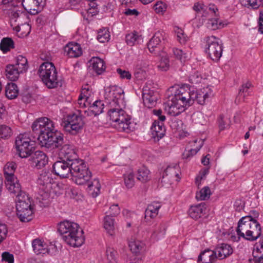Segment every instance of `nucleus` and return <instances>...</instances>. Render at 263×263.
Masks as SVG:
<instances>
[{
    "label": "nucleus",
    "mask_w": 263,
    "mask_h": 263,
    "mask_svg": "<svg viewBox=\"0 0 263 263\" xmlns=\"http://www.w3.org/2000/svg\"><path fill=\"white\" fill-rule=\"evenodd\" d=\"M120 212V210L118 204H113L110 208L108 212H106L107 215L110 217L116 216L118 215Z\"/></svg>",
    "instance_id": "nucleus-59"
},
{
    "label": "nucleus",
    "mask_w": 263,
    "mask_h": 263,
    "mask_svg": "<svg viewBox=\"0 0 263 263\" xmlns=\"http://www.w3.org/2000/svg\"><path fill=\"white\" fill-rule=\"evenodd\" d=\"M126 42L130 46H133L136 43H139L142 40L141 35L136 33H131L126 35Z\"/></svg>",
    "instance_id": "nucleus-47"
},
{
    "label": "nucleus",
    "mask_w": 263,
    "mask_h": 263,
    "mask_svg": "<svg viewBox=\"0 0 263 263\" xmlns=\"http://www.w3.org/2000/svg\"><path fill=\"white\" fill-rule=\"evenodd\" d=\"M175 32L177 35V40L181 44H185L188 40V37L184 34L183 31L180 29L177 28L175 30Z\"/></svg>",
    "instance_id": "nucleus-55"
},
{
    "label": "nucleus",
    "mask_w": 263,
    "mask_h": 263,
    "mask_svg": "<svg viewBox=\"0 0 263 263\" xmlns=\"http://www.w3.org/2000/svg\"><path fill=\"white\" fill-rule=\"evenodd\" d=\"M93 70L98 74H101L105 70L104 61L98 57H93L90 60Z\"/></svg>",
    "instance_id": "nucleus-30"
},
{
    "label": "nucleus",
    "mask_w": 263,
    "mask_h": 263,
    "mask_svg": "<svg viewBox=\"0 0 263 263\" xmlns=\"http://www.w3.org/2000/svg\"><path fill=\"white\" fill-rule=\"evenodd\" d=\"M206 205L202 202L200 204L192 205L188 211L189 216L193 219H197L205 214Z\"/></svg>",
    "instance_id": "nucleus-23"
},
{
    "label": "nucleus",
    "mask_w": 263,
    "mask_h": 263,
    "mask_svg": "<svg viewBox=\"0 0 263 263\" xmlns=\"http://www.w3.org/2000/svg\"><path fill=\"white\" fill-rule=\"evenodd\" d=\"M214 251L217 258L219 259H222L228 257L233 252L232 247L226 243H222L220 246L217 247Z\"/></svg>",
    "instance_id": "nucleus-27"
},
{
    "label": "nucleus",
    "mask_w": 263,
    "mask_h": 263,
    "mask_svg": "<svg viewBox=\"0 0 263 263\" xmlns=\"http://www.w3.org/2000/svg\"><path fill=\"white\" fill-rule=\"evenodd\" d=\"M58 231L62 239L69 246L79 247L84 242V232L78 224L65 220L58 224Z\"/></svg>",
    "instance_id": "nucleus-3"
},
{
    "label": "nucleus",
    "mask_w": 263,
    "mask_h": 263,
    "mask_svg": "<svg viewBox=\"0 0 263 263\" xmlns=\"http://www.w3.org/2000/svg\"><path fill=\"white\" fill-rule=\"evenodd\" d=\"M205 52L209 58L214 62H218L222 56L223 46L221 41L215 36L205 37Z\"/></svg>",
    "instance_id": "nucleus-9"
},
{
    "label": "nucleus",
    "mask_w": 263,
    "mask_h": 263,
    "mask_svg": "<svg viewBox=\"0 0 263 263\" xmlns=\"http://www.w3.org/2000/svg\"><path fill=\"white\" fill-rule=\"evenodd\" d=\"M11 135V128L5 125H0V139H7Z\"/></svg>",
    "instance_id": "nucleus-53"
},
{
    "label": "nucleus",
    "mask_w": 263,
    "mask_h": 263,
    "mask_svg": "<svg viewBox=\"0 0 263 263\" xmlns=\"http://www.w3.org/2000/svg\"><path fill=\"white\" fill-rule=\"evenodd\" d=\"M128 246L131 251L135 254L142 253L146 250L145 243L139 240L129 241Z\"/></svg>",
    "instance_id": "nucleus-33"
},
{
    "label": "nucleus",
    "mask_w": 263,
    "mask_h": 263,
    "mask_svg": "<svg viewBox=\"0 0 263 263\" xmlns=\"http://www.w3.org/2000/svg\"><path fill=\"white\" fill-rule=\"evenodd\" d=\"M13 29L16 32H20V35L24 36L28 35L31 31V26L27 23H17L13 26Z\"/></svg>",
    "instance_id": "nucleus-39"
},
{
    "label": "nucleus",
    "mask_w": 263,
    "mask_h": 263,
    "mask_svg": "<svg viewBox=\"0 0 263 263\" xmlns=\"http://www.w3.org/2000/svg\"><path fill=\"white\" fill-rule=\"evenodd\" d=\"M165 33L157 31L147 43V48L151 53L159 54L161 48L164 44Z\"/></svg>",
    "instance_id": "nucleus-12"
},
{
    "label": "nucleus",
    "mask_w": 263,
    "mask_h": 263,
    "mask_svg": "<svg viewBox=\"0 0 263 263\" xmlns=\"http://www.w3.org/2000/svg\"><path fill=\"white\" fill-rule=\"evenodd\" d=\"M173 51L176 57L181 60V62L184 61L187 57L186 53H183L182 50L176 48L174 49Z\"/></svg>",
    "instance_id": "nucleus-64"
},
{
    "label": "nucleus",
    "mask_w": 263,
    "mask_h": 263,
    "mask_svg": "<svg viewBox=\"0 0 263 263\" xmlns=\"http://www.w3.org/2000/svg\"><path fill=\"white\" fill-rule=\"evenodd\" d=\"M14 48V42L11 38L6 37L2 39L0 44V49L4 53H6Z\"/></svg>",
    "instance_id": "nucleus-45"
},
{
    "label": "nucleus",
    "mask_w": 263,
    "mask_h": 263,
    "mask_svg": "<svg viewBox=\"0 0 263 263\" xmlns=\"http://www.w3.org/2000/svg\"><path fill=\"white\" fill-rule=\"evenodd\" d=\"M211 194L209 186H204L199 192H197L196 198L198 200H205L209 199Z\"/></svg>",
    "instance_id": "nucleus-48"
},
{
    "label": "nucleus",
    "mask_w": 263,
    "mask_h": 263,
    "mask_svg": "<svg viewBox=\"0 0 263 263\" xmlns=\"http://www.w3.org/2000/svg\"><path fill=\"white\" fill-rule=\"evenodd\" d=\"M24 17V14L21 10L18 9L12 10L10 15L11 25L13 27L17 24V22H22L21 20Z\"/></svg>",
    "instance_id": "nucleus-42"
},
{
    "label": "nucleus",
    "mask_w": 263,
    "mask_h": 263,
    "mask_svg": "<svg viewBox=\"0 0 263 263\" xmlns=\"http://www.w3.org/2000/svg\"><path fill=\"white\" fill-rule=\"evenodd\" d=\"M32 129L37 135L36 138L39 142L57 129L53 122L46 117L39 118L34 122L32 125Z\"/></svg>",
    "instance_id": "nucleus-8"
},
{
    "label": "nucleus",
    "mask_w": 263,
    "mask_h": 263,
    "mask_svg": "<svg viewBox=\"0 0 263 263\" xmlns=\"http://www.w3.org/2000/svg\"><path fill=\"white\" fill-rule=\"evenodd\" d=\"M2 261L8 263H14V257L13 254L9 252H5L2 255Z\"/></svg>",
    "instance_id": "nucleus-62"
},
{
    "label": "nucleus",
    "mask_w": 263,
    "mask_h": 263,
    "mask_svg": "<svg viewBox=\"0 0 263 263\" xmlns=\"http://www.w3.org/2000/svg\"><path fill=\"white\" fill-rule=\"evenodd\" d=\"M53 179L51 174L49 172H42L39 176L36 183L39 189L44 192L46 196H48L49 193L52 188Z\"/></svg>",
    "instance_id": "nucleus-14"
},
{
    "label": "nucleus",
    "mask_w": 263,
    "mask_h": 263,
    "mask_svg": "<svg viewBox=\"0 0 263 263\" xmlns=\"http://www.w3.org/2000/svg\"><path fill=\"white\" fill-rule=\"evenodd\" d=\"M178 168L177 164L168 166L162 175L161 182L166 185L171 184L173 179L178 176Z\"/></svg>",
    "instance_id": "nucleus-20"
},
{
    "label": "nucleus",
    "mask_w": 263,
    "mask_h": 263,
    "mask_svg": "<svg viewBox=\"0 0 263 263\" xmlns=\"http://www.w3.org/2000/svg\"><path fill=\"white\" fill-rule=\"evenodd\" d=\"M64 53L69 58H77L82 54L80 45L77 43H69L64 47Z\"/></svg>",
    "instance_id": "nucleus-24"
},
{
    "label": "nucleus",
    "mask_w": 263,
    "mask_h": 263,
    "mask_svg": "<svg viewBox=\"0 0 263 263\" xmlns=\"http://www.w3.org/2000/svg\"><path fill=\"white\" fill-rule=\"evenodd\" d=\"M104 104L101 100H97L90 105L87 110L84 111V114L87 116H95L100 115L103 112Z\"/></svg>",
    "instance_id": "nucleus-28"
},
{
    "label": "nucleus",
    "mask_w": 263,
    "mask_h": 263,
    "mask_svg": "<svg viewBox=\"0 0 263 263\" xmlns=\"http://www.w3.org/2000/svg\"><path fill=\"white\" fill-rule=\"evenodd\" d=\"M46 245L45 242L39 239H35L32 241L33 251L37 255H43L47 253Z\"/></svg>",
    "instance_id": "nucleus-32"
},
{
    "label": "nucleus",
    "mask_w": 263,
    "mask_h": 263,
    "mask_svg": "<svg viewBox=\"0 0 263 263\" xmlns=\"http://www.w3.org/2000/svg\"><path fill=\"white\" fill-rule=\"evenodd\" d=\"M144 105L148 108L154 106L158 99V94L153 90H144L142 94Z\"/></svg>",
    "instance_id": "nucleus-21"
},
{
    "label": "nucleus",
    "mask_w": 263,
    "mask_h": 263,
    "mask_svg": "<svg viewBox=\"0 0 263 263\" xmlns=\"http://www.w3.org/2000/svg\"><path fill=\"white\" fill-rule=\"evenodd\" d=\"M240 3L242 6L247 8L256 9L261 7L263 9V0H240ZM258 31L263 33V10L260 11Z\"/></svg>",
    "instance_id": "nucleus-17"
},
{
    "label": "nucleus",
    "mask_w": 263,
    "mask_h": 263,
    "mask_svg": "<svg viewBox=\"0 0 263 263\" xmlns=\"http://www.w3.org/2000/svg\"><path fill=\"white\" fill-rule=\"evenodd\" d=\"M16 209L17 215L22 222H27L31 220L33 213L30 198L25 193L16 195Z\"/></svg>",
    "instance_id": "nucleus-7"
},
{
    "label": "nucleus",
    "mask_w": 263,
    "mask_h": 263,
    "mask_svg": "<svg viewBox=\"0 0 263 263\" xmlns=\"http://www.w3.org/2000/svg\"><path fill=\"white\" fill-rule=\"evenodd\" d=\"M201 80V75L198 71L195 72L189 77V81L192 84H198Z\"/></svg>",
    "instance_id": "nucleus-58"
},
{
    "label": "nucleus",
    "mask_w": 263,
    "mask_h": 263,
    "mask_svg": "<svg viewBox=\"0 0 263 263\" xmlns=\"http://www.w3.org/2000/svg\"><path fill=\"white\" fill-rule=\"evenodd\" d=\"M154 9L156 13H161L165 11L166 6L165 4L162 2H158L156 3L154 6Z\"/></svg>",
    "instance_id": "nucleus-60"
},
{
    "label": "nucleus",
    "mask_w": 263,
    "mask_h": 263,
    "mask_svg": "<svg viewBox=\"0 0 263 263\" xmlns=\"http://www.w3.org/2000/svg\"><path fill=\"white\" fill-rule=\"evenodd\" d=\"M8 233L7 226L0 223V243L6 238Z\"/></svg>",
    "instance_id": "nucleus-61"
},
{
    "label": "nucleus",
    "mask_w": 263,
    "mask_h": 263,
    "mask_svg": "<svg viewBox=\"0 0 263 263\" xmlns=\"http://www.w3.org/2000/svg\"><path fill=\"white\" fill-rule=\"evenodd\" d=\"M210 94L204 90L190 91L189 89L186 90L184 87H180L165 103V111L171 116H178L185 110V107L191 106L195 102L200 105L204 104Z\"/></svg>",
    "instance_id": "nucleus-2"
},
{
    "label": "nucleus",
    "mask_w": 263,
    "mask_h": 263,
    "mask_svg": "<svg viewBox=\"0 0 263 263\" xmlns=\"http://www.w3.org/2000/svg\"><path fill=\"white\" fill-rule=\"evenodd\" d=\"M16 164L14 162H7L4 167V172L6 180L7 179H13L15 178L14 173L16 168Z\"/></svg>",
    "instance_id": "nucleus-37"
},
{
    "label": "nucleus",
    "mask_w": 263,
    "mask_h": 263,
    "mask_svg": "<svg viewBox=\"0 0 263 263\" xmlns=\"http://www.w3.org/2000/svg\"><path fill=\"white\" fill-rule=\"evenodd\" d=\"M110 39L109 32L107 29H100L98 33L97 39L101 43H105Z\"/></svg>",
    "instance_id": "nucleus-50"
},
{
    "label": "nucleus",
    "mask_w": 263,
    "mask_h": 263,
    "mask_svg": "<svg viewBox=\"0 0 263 263\" xmlns=\"http://www.w3.org/2000/svg\"><path fill=\"white\" fill-rule=\"evenodd\" d=\"M251 86L252 84L249 82H247L246 83L242 84L239 89V95L242 96V98H245L246 96V93H247V95L249 94V91L248 90Z\"/></svg>",
    "instance_id": "nucleus-57"
},
{
    "label": "nucleus",
    "mask_w": 263,
    "mask_h": 263,
    "mask_svg": "<svg viewBox=\"0 0 263 263\" xmlns=\"http://www.w3.org/2000/svg\"><path fill=\"white\" fill-rule=\"evenodd\" d=\"M13 65L19 69L20 72L22 73L25 72L28 68L27 59L22 55H19L16 57V64Z\"/></svg>",
    "instance_id": "nucleus-40"
},
{
    "label": "nucleus",
    "mask_w": 263,
    "mask_h": 263,
    "mask_svg": "<svg viewBox=\"0 0 263 263\" xmlns=\"http://www.w3.org/2000/svg\"><path fill=\"white\" fill-rule=\"evenodd\" d=\"M84 122L79 114H72L67 117L63 125L65 130L72 135H75L82 128Z\"/></svg>",
    "instance_id": "nucleus-11"
},
{
    "label": "nucleus",
    "mask_w": 263,
    "mask_h": 263,
    "mask_svg": "<svg viewBox=\"0 0 263 263\" xmlns=\"http://www.w3.org/2000/svg\"><path fill=\"white\" fill-rule=\"evenodd\" d=\"M58 149L59 151V156L64 160L72 161L73 160L78 158V155L76 153L73 146L71 145L64 143Z\"/></svg>",
    "instance_id": "nucleus-19"
},
{
    "label": "nucleus",
    "mask_w": 263,
    "mask_h": 263,
    "mask_svg": "<svg viewBox=\"0 0 263 263\" xmlns=\"http://www.w3.org/2000/svg\"><path fill=\"white\" fill-rule=\"evenodd\" d=\"M89 191H93L92 193L93 197H97L100 193L101 185L98 179H95L90 183L88 185Z\"/></svg>",
    "instance_id": "nucleus-49"
},
{
    "label": "nucleus",
    "mask_w": 263,
    "mask_h": 263,
    "mask_svg": "<svg viewBox=\"0 0 263 263\" xmlns=\"http://www.w3.org/2000/svg\"><path fill=\"white\" fill-rule=\"evenodd\" d=\"M166 229V224L161 222L155 225L153 228L151 237L154 239H159L164 235Z\"/></svg>",
    "instance_id": "nucleus-31"
},
{
    "label": "nucleus",
    "mask_w": 263,
    "mask_h": 263,
    "mask_svg": "<svg viewBox=\"0 0 263 263\" xmlns=\"http://www.w3.org/2000/svg\"><path fill=\"white\" fill-rule=\"evenodd\" d=\"M89 94H88V89H83L78 99V104L82 107H86L90 105L88 102L89 98Z\"/></svg>",
    "instance_id": "nucleus-41"
},
{
    "label": "nucleus",
    "mask_w": 263,
    "mask_h": 263,
    "mask_svg": "<svg viewBox=\"0 0 263 263\" xmlns=\"http://www.w3.org/2000/svg\"><path fill=\"white\" fill-rule=\"evenodd\" d=\"M160 208L161 205L158 202H153L149 204L145 211V217L153 218L156 217Z\"/></svg>",
    "instance_id": "nucleus-36"
},
{
    "label": "nucleus",
    "mask_w": 263,
    "mask_h": 263,
    "mask_svg": "<svg viewBox=\"0 0 263 263\" xmlns=\"http://www.w3.org/2000/svg\"><path fill=\"white\" fill-rule=\"evenodd\" d=\"M44 0H22V4L24 9L31 14L38 13L42 9Z\"/></svg>",
    "instance_id": "nucleus-18"
},
{
    "label": "nucleus",
    "mask_w": 263,
    "mask_h": 263,
    "mask_svg": "<svg viewBox=\"0 0 263 263\" xmlns=\"http://www.w3.org/2000/svg\"><path fill=\"white\" fill-rule=\"evenodd\" d=\"M252 220L251 215L242 217L239 219L236 230L239 238L242 237L248 240Z\"/></svg>",
    "instance_id": "nucleus-15"
},
{
    "label": "nucleus",
    "mask_w": 263,
    "mask_h": 263,
    "mask_svg": "<svg viewBox=\"0 0 263 263\" xmlns=\"http://www.w3.org/2000/svg\"><path fill=\"white\" fill-rule=\"evenodd\" d=\"M70 164L69 175L73 182L78 185H84L89 182L91 177V173L83 160L77 158L73 160Z\"/></svg>",
    "instance_id": "nucleus-5"
},
{
    "label": "nucleus",
    "mask_w": 263,
    "mask_h": 263,
    "mask_svg": "<svg viewBox=\"0 0 263 263\" xmlns=\"http://www.w3.org/2000/svg\"><path fill=\"white\" fill-rule=\"evenodd\" d=\"M36 138L32 139L28 133L21 134L15 139V145L20 157L25 158L29 157L35 150Z\"/></svg>",
    "instance_id": "nucleus-6"
},
{
    "label": "nucleus",
    "mask_w": 263,
    "mask_h": 263,
    "mask_svg": "<svg viewBox=\"0 0 263 263\" xmlns=\"http://www.w3.org/2000/svg\"><path fill=\"white\" fill-rule=\"evenodd\" d=\"M30 164L34 168L37 170L44 167L48 162V157L42 151H36L33 152L29 156Z\"/></svg>",
    "instance_id": "nucleus-13"
},
{
    "label": "nucleus",
    "mask_w": 263,
    "mask_h": 263,
    "mask_svg": "<svg viewBox=\"0 0 263 263\" xmlns=\"http://www.w3.org/2000/svg\"><path fill=\"white\" fill-rule=\"evenodd\" d=\"M38 74L49 89L55 88L62 85V81L59 79L57 69L52 63L46 62L42 63L38 70Z\"/></svg>",
    "instance_id": "nucleus-4"
},
{
    "label": "nucleus",
    "mask_w": 263,
    "mask_h": 263,
    "mask_svg": "<svg viewBox=\"0 0 263 263\" xmlns=\"http://www.w3.org/2000/svg\"><path fill=\"white\" fill-rule=\"evenodd\" d=\"M124 184L128 189H131L135 184L134 175L133 173H128L124 175Z\"/></svg>",
    "instance_id": "nucleus-51"
},
{
    "label": "nucleus",
    "mask_w": 263,
    "mask_h": 263,
    "mask_svg": "<svg viewBox=\"0 0 263 263\" xmlns=\"http://www.w3.org/2000/svg\"><path fill=\"white\" fill-rule=\"evenodd\" d=\"M117 72L121 79H126L127 80H130L131 79L132 75L128 71L118 68L117 69Z\"/></svg>",
    "instance_id": "nucleus-63"
},
{
    "label": "nucleus",
    "mask_w": 263,
    "mask_h": 263,
    "mask_svg": "<svg viewBox=\"0 0 263 263\" xmlns=\"http://www.w3.org/2000/svg\"><path fill=\"white\" fill-rule=\"evenodd\" d=\"M219 16H215L214 18H210L206 23V27L211 30H215L222 28L224 24L222 21L219 20Z\"/></svg>",
    "instance_id": "nucleus-38"
},
{
    "label": "nucleus",
    "mask_w": 263,
    "mask_h": 263,
    "mask_svg": "<svg viewBox=\"0 0 263 263\" xmlns=\"http://www.w3.org/2000/svg\"><path fill=\"white\" fill-rule=\"evenodd\" d=\"M151 130L155 140L159 141L165 135V128L163 123L155 121L151 127Z\"/></svg>",
    "instance_id": "nucleus-26"
},
{
    "label": "nucleus",
    "mask_w": 263,
    "mask_h": 263,
    "mask_svg": "<svg viewBox=\"0 0 263 263\" xmlns=\"http://www.w3.org/2000/svg\"><path fill=\"white\" fill-rule=\"evenodd\" d=\"M130 7V6L121 7L122 13L128 16H137L139 14V12L137 9H131Z\"/></svg>",
    "instance_id": "nucleus-54"
},
{
    "label": "nucleus",
    "mask_w": 263,
    "mask_h": 263,
    "mask_svg": "<svg viewBox=\"0 0 263 263\" xmlns=\"http://www.w3.org/2000/svg\"><path fill=\"white\" fill-rule=\"evenodd\" d=\"M217 259L214 250L206 249L201 252L198 257V263H214Z\"/></svg>",
    "instance_id": "nucleus-25"
},
{
    "label": "nucleus",
    "mask_w": 263,
    "mask_h": 263,
    "mask_svg": "<svg viewBox=\"0 0 263 263\" xmlns=\"http://www.w3.org/2000/svg\"><path fill=\"white\" fill-rule=\"evenodd\" d=\"M137 179L139 181L145 182L150 179L149 171L144 166L138 170Z\"/></svg>",
    "instance_id": "nucleus-46"
},
{
    "label": "nucleus",
    "mask_w": 263,
    "mask_h": 263,
    "mask_svg": "<svg viewBox=\"0 0 263 263\" xmlns=\"http://www.w3.org/2000/svg\"><path fill=\"white\" fill-rule=\"evenodd\" d=\"M106 255L107 260L110 263L117 262V252L112 248L108 247L106 248Z\"/></svg>",
    "instance_id": "nucleus-52"
},
{
    "label": "nucleus",
    "mask_w": 263,
    "mask_h": 263,
    "mask_svg": "<svg viewBox=\"0 0 263 263\" xmlns=\"http://www.w3.org/2000/svg\"><path fill=\"white\" fill-rule=\"evenodd\" d=\"M104 98L106 104L110 107L108 116L114 123V127L119 132L129 133L131 131V118L123 110L126 103L122 88L116 85L106 88Z\"/></svg>",
    "instance_id": "nucleus-1"
},
{
    "label": "nucleus",
    "mask_w": 263,
    "mask_h": 263,
    "mask_svg": "<svg viewBox=\"0 0 263 263\" xmlns=\"http://www.w3.org/2000/svg\"><path fill=\"white\" fill-rule=\"evenodd\" d=\"M6 187L11 193L15 194L16 196L17 194L24 193L21 190V185L17 178H9L6 179Z\"/></svg>",
    "instance_id": "nucleus-29"
},
{
    "label": "nucleus",
    "mask_w": 263,
    "mask_h": 263,
    "mask_svg": "<svg viewBox=\"0 0 263 263\" xmlns=\"http://www.w3.org/2000/svg\"><path fill=\"white\" fill-rule=\"evenodd\" d=\"M161 56V59L157 66L159 70L162 71H167L170 67L169 60L167 55L164 52L159 54Z\"/></svg>",
    "instance_id": "nucleus-43"
},
{
    "label": "nucleus",
    "mask_w": 263,
    "mask_h": 263,
    "mask_svg": "<svg viewBox=\"0 0 263 263\" xmlns=\"http://www.w3.org/2000/svg\"><path fill=\"white\" fill-rule=\"evenodd\" d=\"M19 92L17 86L14 83L11 82L7 84L5 87V95L9 99H15Z\"/></svg>",
    "instance_id": "nucleus-35"
},
{
    "label": "nucleus",
    "mask_w": 263,
    "mask_h": 263,
    "mask_svg": "<svg viewBox=\"0 0 263 263\" xmlns=\"http://www.w3.org/2000/svg\"><path fill=\"white\" fill-rule=\"evenodd\" d=\"M103 226L108 233L112 235L115 229L114 219L109 215H106L104 218Z\"/></svg>",
    "instance_id": "nucleus-44"
},
{
    "label": "nucleus",
    "mask_w": 263,
    "mask_h": 263,
    "mask_svg": "<svg viewBox=\"0 0 263 263\" xmlns=\"http://www.w3.org/2000/svg\"><path fill=\"white\" fill-rule=\"evenodd\" d=\"M218 126L220 130H224L229 126L228 119H225L222 115H220L218 119Z\"/></svg>",
    "instance_id": "nucleus-56"
},
{
    "label": "nucleus",
    "mask_w": 263,
    "mask_h": 263,
    "mask_svg": "<svg viewBox=\"0 0 263 263\" xmlns=\"http://www.w3.org/2000/svg\"><path fill=\"white\" fill-rule=\"evenodd\" d=\"M250 226L248 240L254 241L261 236V228L259 223L253 217Z\"/></svg>",
    "instance_id": "nucleus-22"
},
{
    "label": "nucleus",
    "mask_w": 263,
    "mask_h": 263,
    "mask_svg": "<svg viewBox=\"0 0 263 263\" xmlns=\"http://www.w3.org/2000/svg\"><path fill=\"white\" fill-rule=\"evenodd\" d=\"M20 73L19 69H17L13 65H7L5 69V75L6 78L11 81L17 80Z\"/></svg>",
    "instance_id": "nucleus-34"
},
{
    "label": "nucleus",
    "mask_w": 263,
    "mask_h": 263,
    "mask_svg": "<svg viewBox=\"0 0 263 263\" xmlns=\"http://www.w3.org/2000/svg\"><path fill=\"white\" fill-rule=\"evenodd\" d=\"M54 131L44 140L39 142L41 146L52 149H58L62 146L64 144L63 135L58 129Z\"/></svg>",
    "instance_id": "nucleus-10"
},
{
    "label": "nucleus",
    "mask_w": 263,
    "mask_h": 263,
    "mask_svg": "<svg viewBox=\"0 0 263 263\" xmlns=\"http://www.w3.org/2000/svg\"><path fill=\"white\" fill-rule=\"evenodd\" d=\"M71 161L63 159L55 162L53 165L54 174L62 178L68 177L70 173V163Z\"/></svg>",
    "instance_id": "nucleus-16"
}]
</instances>
